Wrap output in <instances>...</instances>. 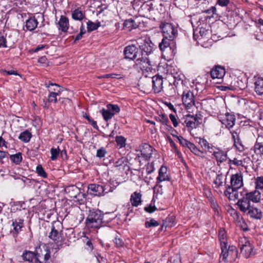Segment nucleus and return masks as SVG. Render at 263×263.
I'll return each instance as SVG.
<instances>
[{
	"label": "nucleus",
	"mask_w": 263,
	"mask_h": 263,
	"mask_svg": "<svg viewBox=\"0 0 263 263\" xmlns=\"http://www.w3.org/2000/svg\"><path fill=\"white\" fill-rule=\"evenodd\" d=\"M103 214L98 209H92L89 211L86 219L85 224L88 228L98 229L103 223Z\"/></svg>",
	"instance_id": "f257e3e1"
},
{
	"label": "nucleus",
	"mask_w": 263,
	"mask_h": 263,
	"mask_svg": "<svg viewBox=\"0 0 263 263\" xmlns=\"http://www.w3.org/2000/svg\"><path fill=\"white\" fill-rule=\"evenodd\" d=\"M35 263H50V251L45 244L35 248Z\"/></svg>",
	"instance_id": "f03ea898"
},
{
	"label": "nucleus",
	"mask_w": 263,
	"mask_h": 263,
	"mask_svg": "<svg viewBox=\"0 0 263 263\" xmlns=\"http://www.w3.org/2000/svg\"><path fill=\"white\" fill-rule=\"evenodd\" d=\"M139 48L141 50V55H148L151 54L154 48V44L150 38L147 36L139 37L136 40Z\"/></svg>",
	"instance_id": "7ed1b4c3"
},
{
	"label": "nucleus",
	"mask_w": 263,
	"mask_h": 263,
	"mask_svg": "<svg viewBox=\"0 0 263 263\" xmlns=\"http://www.w3.org/2000/svg\"><path fill=\"white\" fill-rule=\"evenodd\" d=\"M113 187L109 185H100L98 184H90L88 186V192L89 194L101 197L106 194L112 192Z\"/></svg>",
	"instance_id": "20e7f679"
},
{
	"label": "nucleus",
	"mask_w": 263,
	"mask_h": 263,
	"mask_svg": "<svg viewBox=\"0 0 263 263\" xmlns=\"http://www.w3.org/2000/svg\"><path fill=\"white\" fill-rule=\"evenodd\" d=\"M221 250L220 258L225 262L233 260L237 256V251L234 246H224L221 247Z\"/></svg>",
	"instance_id": "39448f33"
},
{
	"label": "nucleus",
	"mask_w": 263,
	"mask_h": 263,
	"mask_svg": "<svg viewBox=\"0 0 263 263\" xmlns=\"http://www.w3.org/2000/svg\"><path fill=\"white\" fill-rule=\"evenodd\" d=\"M136 65L144 72L152 71L153 69L149 59L145 55H141L136 61Z\"/></svg>",
	"instance_id": "423d86ee"
},
{
	"label": "nucleus",
	"mask_w": 263,
	"mask_h": 263,
	"mask_svg": "<svg viewBox=\"0 0 263 263\" xmlns=\"http://www.w3.org/2000/svg\"><path fill=\"white\" fill-rule=\"evenodd\" d=\"M162 31L164 37L167 38L170 40H174L177 34V31L175 27L170 23L163 24Z\"/></svg>",
	"instance_id": "0eeeda50"
},
{
	"label": "nucleus",
	"mask_w": 263,
	"mask_h": 263,
	"mask_svg": "<svg viewBox=\"0 0 263 263\" xmlns=\"http://www.w3.org/2000/svg\"><path fill=\"white\" fill-rule=\"evenodd\" d=\"M124 54L126 59L130 60L137 61L138 57L141 56V53L139 52L138 49L134 45L126 46L124 50Z\"/></svg>",
	"instance_id": "6e6552de"
},
{
	"label": "nucleus",
	"mask_w": 263,
	"mask_h": 263,
	"mask_svg": "<svg viewBox=\"0 0 263 263\" xmlns=\"http://www.w3.org/2000/svg\"><path fill=\"white\" fill-rule=\"evenodd\" d=\"M222 124V127L224 126L225 128L230 130L235 125L236 118L233 114L226 113L224 116L220 117L219 120Z\"/></svg>",
	"instance_id": "1a4fd4ad"
},
{
	"label": "nucleus",
	"mask_w": 263,
	"mask_h": 263,
	"mask_svg": "<svg viewBox=\"0 0 263 263\" xmlns=\"http://www.w3.org/2000/svg\"><path fill=\"white\" fill-rule=\"evenodd\" d=\"M183 104L186 108H190L195 105L194 95L190 90H184L182 96Z\"/></svg>",
	"instance_id": "9d476101"
},
{
	"label": "nucleus",
	"mask_w": 263,
	"mask_h": 263,
	"mask_svg": "<svg viewBox=\"0 0 263 263\" xmlns=\"http://www.w3.org/2000/svg\"><path fill=\"white\" fill-rule=\"evenodd\" d=\"M24 226V220L21 219H15L12 220V223L10 233L13 237L15 238L17 236L18 233L22 231V228Z\"/></svg>",
	"instance_id": "9b49d317"
},
{
	"label": "nucleus",
	"mask_w": 263,
	"mask_h": 263,
	"mask_svg": "<svg viewBox=\"0 0 263 263\" xmlns=\"http://www.w3.org/2000/svg\"><path fill=\"white\" fill-rule=\"evenodd\" d=\"M199 120L200 118L197 116V115L194 116L188 114L185 116L184 122L187 127L193 129L196 128L200 124Z\"/></svg>",
	"instance_id": "f8f14e48"
},
{
	"label": "nucleus",
	"mask_w": 263,
	"mask_h": 263,
	"mask_svg": "<svg viewBox=\"0 0 263 263\" xmlns=\"http://www.w3.org/2000/svg\"><path fill=\"white\" fill-rule=\"evenodd\" d=\"M236 204L238 206L240 211L244 213H246L252 206L250 205V200L246 196H243L238 199Z\"/></svg>",
	"instance_id": "ddd939ff"
},
{
	"label": "nucleus",
	"mask_w": 263,
	"mask_h": 263,
	"mask_svg": "<svg viewBox=\"0 0 263 263\" xmlns=\"http://www.w3.org/2000/svg\"><path fill=\"white\" fill-rule=\"evenodd\" d=\"M153 89L155 93H159L163 88V78L156 75L152 78Z\"/></svg>",
	"instance_id": "4468645a"
},
{
	"label": "nucleus",
	"mask_w": 263,
	"mask_h": 263,
	"mask_svg": "<svg viewBox=\"0 0 263 263\" xmlns=\"http://www.w3.org/2000/svg\"><path fill=\"white\" fill-rule=\"evenodd\" d=\"M210 152H213V155L218 162L222 163L227 160V154L224 151L214 147L213 150Z\"/></svg>",
	"instance_id": "2eb2a0df"
},
{
	"label": "nucleus",
	"mask_w": 263,
	"mask_h": 263,
	"mask_svg": "<svg viewBox=\"0 0 263 263\" xmlns=\"http://www.w3.org/2000/svg\"><path fill=\"white\" fill-rule=\"evenodd\" d=\"M231 188L238 189L242 186V176L241 174H235L231 178Z\"/></svg>",
	"instance_id": "dca6fc26"
},
{
	"label": "nucleus",
	"mask_w": 263,
	"mask_h": 263,
	"mask_svg": "<svg viewBox=\"0 0 263 263\" xmlns=\"http://www.w3.org/2000/svg\"><path fill=\"white\" fill-rule=\"evenodd\" d=\"M140 151L141 156L145 160H148L152 157L153 149L150 145L147 143H144L140 146Z\"/></svg>",
	"instance_id": "f3484780"
},
{
	"label": "nucleus",
	"mask_w": 263,
	"mask_h": 263,
	"mask_svg": "<svg viewBox=\"0 0 263 263\" xmlns=\"http://www.w3.org/2000/svg\"><path fill=\"white\" fill-rule=\"evenodd\" d=\"M240 252L246 258H249L253 254V247L248 241L240 246Z\"/></svg>",
	"instance_id": "a211bd4d"
},
{
	"label": "nucleus",
	"mask_w": 263,
	"mask_h": 263,
	"mask_svg": "<svg viewBox=\"0 0 263 263\" xmlns=\"http://www.w3.org/2000/svg\"><path fill=\"white\" fill-rule=\"evenodd\" d=\"M246 214L251 218L256 220H260L262 217L261 210L253 206L251 207Z\"/></svg>",
	"instance_id": "6ab92c4d"
},
{
	"label": "nucleus",
	"mask_w": 263,
	"mask_h": 263,
	"mask_svg": "<svg viewBox=\"0 0 263 263\" xmlns=\"http://www.w3.org/2000/svg\"><path fill=\"white\" fill-rule=\"evenodd\" d=\"M225 74V69L221 66H215L211 71V76L214 79H221Z\"/></svg>",
	"instance_id": "aec40b11"
},
{
	"label": "nucleus",
	"mask_w": 263,
	"mask_h": 263,
	"mask_svg": "<svg viewBox=\"0 0 263 263\" xmlns=\"http://www.w3.org/2000/svg\"><path fill=\"white\" fill-rule=\"evenodd\" d=\"M58 25L60 30L63 32H66L69 28L68 18L64 15H61Z\"/></svg>",
	"instance_id": "412c9836"
},
{
	"label": "nucleus",
	"mask_w": 263,
	"mask_h": 263,
	"mask_svg": "<svg viewBox=\"0 0 263 263\" xmlns=\"http://www.w3.org/2000/svg\"><path fill=\"white\" fill-rule=\"evenodd\" d=\"M254 152L257 155L263 156V136L257 137L254 146Z\"/></svg>",
	"instance_id": "4be33fe9"
},
{
	"label": "nucleus",
	"mask_w": 263,
	"mask_h": 263,
	"mask_svg": "<svg viewBox=\"0 0 263 263\" xmlns=\"http://www.w3.org/2000/svg\"><path fill=\"white\" fill-rule=\"evenodd\" d=\"M245 196L250 200L253 202L257 203L259 202L261 199V193L257 190L247 193L245 194Z\"/></svg>",
	"instance_id": "5701e85b"
},
{
	"label": "nucleus",
	"mask_w": 263,
	"mask_h": 263,
	"mask_svg": "<svg viewBox=\"0 0 263 263\" xmlns=\"http://www.w3.org/2000/svg\"><path fill=\"white\" fill-rule=\"evenodd\" d=\"M169 180L170 177L167 175V168L162 166L159 170V175L157 178V185H158V183Z\"/></svg>",
	"instance_id": "b1692460"
},
{
	"label": "nucleus",
	"mask_w": 263,
	"mask_h": 263,
	"mask_svg": "<svg viewBox=\"0 0 263 263\" xmlns=\"http://www.w3.org/2000/svg\"><path fill=\"white\" fill-rule=\"evenodd\" d=\"M65 191L71 198H77L80 194V189L75 185L68 186L65 188Z\"/></svg>",
	"instance_id": "393cba45"
},
{
	"label": "nucleus",
	"mask_w": 263,
	"mask_h": 263,
	"mask_svg": "<svg viewBox=\"0 0 263 263\" xmlns=\"http://www.w3.org/2000/svg\"><path fill=\"white\" fill-rule=\"evenodd\" d=\"M49 237L53 240L55 243L61 242L62 237L59 231L56 230L54 226L52 227L51 231L49 234Z\"/></svg>",
	"instance_id": "a878e982"
},
{
	"label": "nucleus",
	"mask_w": 263,
	"mask_h": 263,
	"mask_svg": "<svg viewBox=\"0 0 263 263\" xmlns=\"http://www.w3.org/2000/svg\"><path fill=\"white\" fill-rule=\"evenodd\" d=\"M171 43H173V40H170L168 39L163 37L159 44V49L162 52L166 50L171 49L170 45Z\"/></svg>",
	"instance_id": "bb28decb"
},
{
	"label": "nucleus",
	"mask_w": 263,
	"mask_h": 263,
	"mask_svg": "<svg viewBox=\"0 0 263 263\" xmlns=\"http://www.w3.org/2000/svg\"><path fill=\"white\" fill-rule=\"evenodd\" d=\"M72 17L74 20L82 21L83 19L87 20L85 13L79 8L75 9L72 12Z\"/></svg>",
	"instance_id": "cd10ccee"
},
{
	"label": "nucleus",
	"mask_w": 263,
	"mask_h": 263,
	"mask_svg": "<svg viewBox=\"0 0 263 263\" xmlns=\"http://www.w3.org/2000/svg\"><path fill=\"white\" fill-rule=\"evenodd\" d=\"M237 189H232L229 186L226 191H224V195L229 198L230 200L238 198V194L236 192Z\"/></svg>",
	"instance_id": "c85d7f7f"
},
{
	"label": "nucleus",
	"mask_w": 263,
	"mask_h": 263,
	"mask_svg": "<svg viewBox=\"0 0 263 263\" xmlns=\"http://www.w3.org/2000/svg\"><path fill=\"white\" fill-rule=\"evenodd\" d=\"M37 24V21L34 17H30L26 22V27L27 30L32 31L36 28Z\"/></svg>",
	"instance_id": "c756f323"
},
{
	"label": "nucleus",
	"mask_w": 263,
	"mask_h": 263,
	"mask_svg": "<svg viewBox=\"0 0 263 263\" xmlns=\"http://www.w3.org/2000/svg\"><path fill=\"white\" fill-rule=\"evenodd\" d=\"M22 257L24 260L29 262H32L33 260L34 259V262L35 263V251L34 252L25 251L23 252Z\"/></svg>",
	"instance_id": "7c9ffc66"
},
{
	"label": "nucleus",
	"mask_w": 263,
	"mask_h": 263,
	"mask_svg": "<svg viewBox=\"0 0 263 263\" xmlns=\"http://www.w3.org/2000/svg\"><path fill=\"white\" fill-rule=\"evenodd\" d=\"M130 202L133 206H138L141 202V195L140 193L134 192L131 195Z\"/></svg>",
	"instance_id": "2f4dec72"
},
{
	"label": "nucleus",
	"mask_w": 263,
	"mask_h": 263,
	"mask_svg": "<svg viewBox=\"0 0 263 263\" xmlns=\"http://www.w3.org/2000/svg\"><path fill=\"white\" fill-rule=\"evenodd\" d=\"M255 91L258 95L263 94V79L258 78L255 83Z\"/></svg>",
	"instance_id": "473e14b6"
},
{
	"label": "nucleus",
	"mask_w": 263,
	"mask_h": 263,
	"mask_svg": "<svg viewBox=\"0 0 263 263\" xmlns=\"http://www.w3.org/2000/svg\"><path fill=\"white\" fill-rule=\"evenodd\" d=\"M124 27L128 30L136 29L138 27L139 24L137 23L134 20L129 19L125 21L123 24Z\"/></svg>",
	"instance_id": "72a5a7b5"
},
{
	"label": "nucleus",
	"mask_w": 263,
	"mask_h": 263,
	"mask_svg": "<svg viewBox=\"0 0 263 263\" xmlns=\"http://www.w3.org/2000/svg\"><path fill=\"white\" fill-rule=\"evenodd\" d=\"M153 4L152 3H145L141 6V11L144 15H147L150 12L153 10Z\"/></svg>",
	"instance_id": "f704fd0d"
},
{
	"label": "nucleus",
	"mask_w": 263,
	"mask_h": 263,
	"mask_svg": "<svg viewBox=\"0 0 263 263\" xmlns=\"http://www.w3.org/2000/svg\"><path fill=\"white\" fill-rule=\"evenodd\" d=\"M31 137L32 135L31 133L28 130H26L20 134L18 139L24 142L27 143L30 141Z\"/></svg>",
	"instance_id": "c9c22d12"
},
{
	"label": "nucleus",
	"mask_w": 263,
	"mask_h": 263,
	"mask_svg": "<svg viewBox=\"0 0 263 263\" xmlns=\"http://www.w3.org/2000/svg\"><path fill=\"white\" fill-rule=\"evenodd\" d=\"M198 142L199 144L200 145L201 147L203 148V149H208L209 151L210 149L213 150L214 146L211 144H210L205 139L199 138V141Z\"/></svg>",
	"instance_id": "e433bc0d"
},
{
	"label": "nucleus",
	"mask_w": 263,
	"mask_h": 263,
	"mask_svg": "<svg viewBox=\"0 0 263 263\" xmlns=\"http://www.w3.org/2000/svg\"><path fill=\"white\" fill-rule=\"evenodd\" d=\"M87 29L88 32H91L98 28L100 26V23H93L91 21H88L86 22Z\"/></svg>",
	"instance_id": "4c0bfd02"
},
{
	"label": "nucleus",
	"mask_w": 263,
	"mask_h": 263,
	"mask_svg": "<svg viewBox=\"0 0 263 263\" xmlns=\"http://www.w3.org/2000/svg\"><path fill=\"white\" fill-rule=\"evenodd\" d=\"M218 236L221 247L228 245L226 239V232L224 230H220L219 231Z\"/></svg>",
	"instance_id": "58836bf2"
},
{
	"label": "nucleus",
	"mask_w": 263,
	"mask_h": 263,
	"mask_svg": "<svg viewBox=\"0 0 263 263\" xmlns=\"http://www.w3.org/2000/svg\"><path fill=\"white\" fill-rule=\"evenodd\" d=\"M106 109L109 112L113 114V116L119 112L120 110V107L116 104H108L106 106Z\"/></svg>",
	"instance_id": "ea45409f"
},
{
	"label": "nucleus",
	"mask_w": 263,
	"mask_h": 263,
	"mask_svg": "<svg viewBox=\"0 0 263 263\" xmlns=\"http://www.w3.org/2000/svg\"><path fill=\"white\" fill-rule=\"evenodd\" d=\"M155 119L158 122H161L163 125L167 126L168 123H169V120L167 117V116L164 114H162L159 115V116L155 117Z\"/></svg>",
	"instance_id": "a19ab883"
},
{
	"label": "nucleus",
	"mask_w": 263,
	"mask_h": 263,
	"mask_svg": "<svg viewBox=\"0 0 263 263\" xmlns=\"http://www.w3.org/2000/svg\"><path fill=\"white\" fill-rule=\"evenodd\" d=\"M176 87L170 83L166 88L165 91L166 95L168 97H174L176 95Z\"/></svg>",
	"instance_id": "79ce46f5"
},
{
	"label": "nucleus",
	"mask_w": 263,
	"mask_h": 263,
	"mask_svg": "<svg viewBox=\"0 0 263 263\" xmlns=\"http://www.w3.org/2000/svg\"><path fill=\"white\" fill-rule=\"evenodd\" d=\"M60 90H58V92L51 91L48 95V102L50 103H57V97L60 95Z\"/></svg>",
	"instance_id": "37998d69"
},
{
	"label": "nucleus",
	"mask_w": 263,
	"mask_h": 263,
	"mask_svg": "<svg viewBox=\"0 0 263 263\" xmlns=\"http://www.w3.org/2000/svg\"><path fill=\"white\" fill-rule=\"evenodd\" d=\"M100 112L102 114L104 120L107 122L113 117V114L109 112L106 108H103Z\"/></svg>",
	"instance_id": "c03bdc74"
},
{
	"label": "nucleus",
	"mask_w": 263,
	"mask_h": 263,
	"mask_svg": "<svg viewBox=\"0 0 263 263\" xmlns=\"http://www.w3.org/2000/svg\"><path fill=\"white\" fill-rule=\"evenodd\" d=\"M127 159L125 157H122L114 163L115 167H119L120 166L125 167L127 166Z\"/></svg>",
	"instance_id": "a18cd8bd"
},
{
	"label": "nucleus",
	"mask_w": 263,
	"mask_h": 263,
	"mask_svg": "<svg viewBox=\"0 0 263 263\" xmlns=\"http://www.w3.org/2000/svg\"><path fill=\"white\" fill-rule=\"evenodd\" d=\"M187 147L189 148L193 153L197 156H200L201 154H203L202 151L199 150L194 144L191 142H190V144H188V146Z\"/></svg>",
	"instance_id": "49530a36"
},
{
	"label": "nucleus",
	"mask_w": 263,
	"mask_h": 263,
	"mask_svg": "<svg viewBox=\"0 0 263 263\" xmlns=\"http://www.w3.org/2000/svg\"><path fill=\"white\" fill-rule=\"evenodd\" d=\"M46 87L50 88L49 91L58 92V90L61 91L60 86L59 85L55 83H50L48 84H45Z\"/></svg>",
	"instance_id": "de8ad7c7"
},
{
	"label": "nucleus",
	"mask_w": 263,
	"mask_h": 263,
	"mask_svg": "<svg viewBox=\"0 0 263 263\" xmlns=\"http://www.w3.org/2000/svg\"><path fill=\"white\" fill-rule=\"evenodd\" d=\"M223 176L222 174H217L216 178L214 181V184L216 187H219L222 185L223 183Z\"/></svg>",
	"instance_id": "09e8293b"
},
{
	"label": "nucleus",
	"mask_w": 263,
	"mask_h": 263,
	"mask_svg": "<svg viewBox=\"0 0 263 263\" xmlns=\"http://www.w3.org/2000/svg\"><path fill=\"white\" fill-rule=\"evenodd\" d=\"M10 159L16 164H19L22 160V154L20 153L10 156Z\"/></svg>",
	"instance_id": "8fccbe9b"
},
{
	"label": "nucleus",
	"mask_w": 263,
	"mask_h": 263,
	"mask_svg": "<svg viewBox=\"0 0 263 263\" xmlns=\"http://www.w3.org/2000/svg\"><path fill=\"white\" fill-rule=\"evenodd\" d=\"M116 142L117 145L119 146L120 148H122L125 146L126 139L123 136H117L116 137Z\"/></svg>",
	"instance_id": "3c124183"
},
{
	"label": "nucleus",
	"mask_w": 263,
	"mask_h": 263,
	"mask_svg": "<svg viewBox=\"0 0 263 263\" xmlns=\"http://www.w3.org/2000/svg\"><path fill=\"white\" fill-rule=\"evenodd\" d=\"M234 146H235L239 152H243L245 150V146L240 138L234 142Z\"/></svg>",
	"instance_id": "603ef678"
},
{
	"label": "nucleus",
	"mask_w": 263,
	"mask_h": 263,
	"mask_svg": "<svg viewBox=\"0 0 263 263\" xmlns=\"http://www.w3.org/2000/svg\"><path fill=\"white\" fill-rule=\"evenodd\" d=\"M60 149L58 148H52L50 149V153L51 154V156L50 157L51 159L53 161H54L57 159L58 156L60 154Z\"/></svg>",
	"instance_id": "864d4df0"
},
{
	"label": "nucleus",
	"mask_w": 263,
	"mask_h": 263,
	"mask_svg": "<svg viewBox=\"0 0 263 263\" xmlns=\"http://www.w3.org/2000/svg\"><path fill=\"white\" fill-rule=\"evenodd\" d=\"M86 33V30L84 26L82 24L80 27V31L79 34L76 36L74 42L81 40L82 38L83 35Z\"/></svg>",
	"instance_id": "5fc2aeb1"
},
{
	"label": "nucleus",
	"mask_w": 263,
	"mask_h": 263,
	"mask_svg": "<svg viewBox=\"0 0 263 263\" xmlns=\"http://www.w3.org/2000/svg\"><path fill=\"white\" fill-rule=\"evenodd\" d=\"M122 77L120 74L117 73H109L103 75L99 77V78H112L119 79H121Z\"/></svg>",
	"instance_id": "6e6d98bb"
},
{
	"label": "nucleus",
	"mask_w": 263,
	"mask_h": 263,
	"mask_svg": "<svg viewBox=\"0 0 263 263\" xmlns=\"http://www.w3.org/2000/svg\"><path fill=\"white\" fill-rule=\"evenodd\" d=\"M36 171L39 176L43 178L47 177V174L41 165H39L36 166Z\"/></svg>",
	"instance_id": "4d7b16f0"
},
{
	"label": "nucleus",
	"mask_w": 263,
	"mask_h": 263,
	"mask_svg": "<svg viewBox=\"0 0 263 263\" xmlns=\"http://www.w3.org/2000/svg\"><path fill=\"white\" fill-rule=\"evenodd\" d=\"M229 131L232 135V139L234 142L240 138L239 135V133H240L239 129L237 128V129H236L235 130H232L231 129H230V130H229Z\"/></svg>",
	"instance_id": "13d9d810"
},
{
	"label": "nucleus",
	"mask_w": 263,
	"mask_h": 263,
	"mask_svg": "<svg viewBox=\"0 0 263 263\" xmlns=\"http://www.w3.org/2000/svg\"><path fill=\"white\" fill-rule=\"evenodd\" d=\"M83 117L89 122L95 129H98V126L96 121L91 119L90 117L86 114L83 116Z\"/></svg>",
	"instance_id": "bf43d9fd"
},
{
	"label": "nucleus",
	"mask_w": 263,
	"mask_h": 263,
	"mask_svg": "<svg viewBox=\"0 0 263 263\" xmlns=\"http://www.w3.org/2000/svg\"><path fill=\"white\" fill-rule=\"evenodd\" d=\"M159 225V223L154 220V219H152L149 221H146L145 223V226L146 228H150L152 227H157Z\"/></svg>",
	"instance_id": "052dcab7"
},
{
	"label": "nucleus",
	"mask_w": 263,
	"mask_h": 263,
	"mask_svg": "<svg viewBox=\"0 0 263 263\" xmlns=\"http://www.w3.org/2000/svg\"><path fill=\"white\" fill-rule=\"evenodd\" d=\"M107 152L104 147H101L97 151L96 156L99 158L104 157L106 154Z\"/></svg>",
	"instance_id": "680f3d73"
},
{
	"label": "nucleus",
	"mask_w": 263,
	"mask_h": 263,
	"mask_svg": "<svg viewBox=\"0 0 263 263\" xmlns=\"http://www.w3.org/2000/svg\"><path fill=\"white\" fill-rule=\"evenodd\" d=\"M178 140L179 143L183 146L185 147L188 146V144H190V142L187 140L184 139L182 136H176Z\"/></svg>",
	"instance_id": "e2e57ef3"
},
{
	"label": "nucleus",
	"mask_w": 263,
	"mask_h": 263,
	"mask_svg": "<svg viewBox=\"0 0 263 263\" xmlns=\"http://www.w3.org/2000/svg\"><path fill=\"white\" fill-rule=\"evenodd\" d=\"M114 242L117 247H122L124 245V242L122 239L117 236L114 239Z\"/></svg>",
	"instance_id": "0e129e2a"
},
{
	"label": "nucleus",
	"mask_w": 263,
	"mask_h": 263,
	"mask_svg": "<svg viewBox=\"0 0 263 263\" xmlns=\"http://www.w3.org/2000/svg\"><path fill=\"white\" fill-rule=\"evenodd\" d=\"M84 241L86 243V245L87 246V249L90 250H93V247L90 239H89L87 237H85Z\"/></svg>",
	"instance_id": "69168bd1"
},
{
	"label": "nucleus",
	"mask_w": 263,
	"mask_h": 263,
	"mask_svg": "<svg viewBox=\"0 0 263 263\" xmlns=\"http://www.w3.org/2000/svg\"><path fill=\"white\" fill-rule=\"evenodd\" d=\"M229 163L233 164L235 166H240L242 164V161L240 160H238L236 158H234L233 160L229 159Z\"/></svg>",
	"instance_id": "338daca9"
},
{
	"label": "nucleus",
	"mask_w": 263,
	"mask_h": 263,
	"mask_svg": "<svg viewBox=\"0 0 263 263\" xmlns=\"http://www.w3.org/2000/svg\"><path fill=\"white\" fill-rule=\"evenodd\" d=\"M144 210L149 213H152L157 210V208L155 205L153 206L151 204H150L147 206H145L144 208Z\"/></svg>",
	"instance_id": "774afa93"
}]
</instances>
